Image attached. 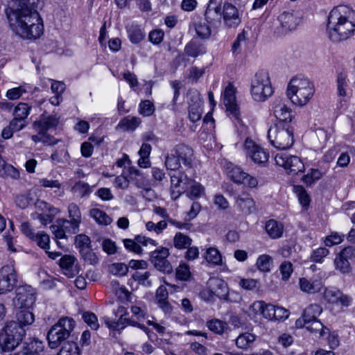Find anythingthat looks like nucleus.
Segmentation results:
<instances>
[{
    "label": "nucleus",
    "mask_w": 355,
    "mask_h": 355,
    "mask_svg": "<svg viewBox=\"0 0 355 355\" xmlns=\"http://www.w3.org/2000/svg\"><path fill=\"white\" fill-rule=\"evenodd\" d=\"M327 32L334 42L349 38L355 32V10L344 4L334 7L328 16Z\"/></svg>",
    "instance_id": "obj_1"
},
{
    "label": "nucleus",
    "mask_w": 355,
    "mask_h": 355,
    "mask_svg": "<svg viewBox=\"0 0 355 355\" xmlns=\"http://www.w3.org/2000/svg\"><path fill=\"white\" fill-rule=\"evenodd\" d=\"M313 93V85L308 78L295 77L288 85L286 94L293 104L303 106L312 98Z\"/></svg>",
    "instance_id": "obj_2"
},
{
    "label": "nucleus",
    "mask_w": 355,
    "mask_h": 355,
    "mask_svg": "<svg viewBox=\"0 0 355 355\" xmlns=\"http://www.w3.org/2000/svg\"><path fill=\"white\" fill-rule=\"evenodd\" d=\"M76 327L75 320L69 317H62L53 325L47 334L49 346L57 348L64 340L69 338Z\"/></svg>",
    "instance_id": "obj_3"
},
{
    "label": "nucleus",
    "mask_w": 355,
    "mask_h": 355,
    "mask_svg": "<svg viewBox=\"0 0 355 355\" xmlns=\"http://www.w3.org/2000/svg\"><path fill=\"white\" fill-rule=\"evenodd\" d=\"M268 137L274 147L286 150L294 143L293 129L288 123L278 122L268 130Z\"/></svg>",
    "instance_id": "obj_4"
},
{
    "label": "nucleus",
    "mask_w": 355,
    "mask_h": 355,
    "mask_svg": "<svg viewBox=\"0 0 355 355\" xmlns=\"http://www.w3.org/2000/svg\"><path fill=\"white\" fill-rule=\"evenodd\" d=\"M193 158V152L191 148L184 144H178L166 155L165 165L171 171L178 170L181 167V163L191 168Z\"/></svg>",
    "instance_id": "obj_5"
},
{
    "label": "nucleus",
    "mask_w": 355,
    "mask_h": 355,
    "mask_svg": "<svg viewBox=\"0 0 355 355\" xmlns=\"http://www.w3.org/2000/svg\"><path fill=\"white\" fill-rule=\"evenodd\" d=\"M273 92L268 71L261 70L257 72L251 82L250 93L252 98L257 102H264Z\"/></svg>",
    "instance_id": "obj_6"
},
{
    "label": "nucleus",
    "mask_w": 355,
    "mask_h": 355,
    "mask_svg": "<svg viewBox=\"0 0 355 355\" xmlns=\"http://www.w3.org/2000/svg\"><path fill=\"white\" fill-rule=\"evenodd\" d=\"M18 329H22L21 322L10 324L0 334V347L2 352L13 350L22 341V334L18 331Z\"/></svg>",
    "instance_id": "obj_7"
},
{
    "label": "nucleus",
    "mask_w": 355,
    "mask_h": 355,
    "mask_svg": "<svg viewBox=\"0 0 355 355\" xmlns=\"http://www.w3.org/2000/svg\"><path fill=\"white\" fill-rule=\"evenodd\" d=\"M171 196L172 199L177 200L182 194L189 190V184L193 179L179 170L171 171Z\"/></svg>",
    "instance_id": "obj_8"
},
{
    "label": "nucleus",
    "mask_w": 355,
    "mask_h": 355,
    "mask_svg": "<svg viewBox=\"0 0 355 355\" xmlns=\"http://www.w3.org/2000/svg\"><path fill=\"white\" fill-rule=\"evenodd\" d=\"M302 18L300 10L284 11L278 17L280 26L277 28L279 34H286L295 29L300 25Z\"/></svg>",
    "instance_id": "obj_9"
},
{
    "label": "nucleus",
    "mask_w": 355,
    "mask_h": 355,
    "mask_svg": "<svg viewBox=\"0 0 355 355\" xmlns=\"http://www.w3.org/2000/svg\"><path fill=\"white\" fill-rule=\"evenodd\" d=\"M277 165L282 166L287 173L297 174L304 171V166L300 158L284 152L276 154L275 157Z\"/></svg>",
    "instance_id": "obj_10"
},
{
    "label": "nucleus",
    "mask_w": 355,
    "mask_h": 355,
    "mask_svg": "<svg viewBox=\"0 0 355 355\" xmlns=\"http://www.w3.org/2000/svg\"><path fill=\"white\" fill-rule=\"evenodd\" d=\"M168 255V249L162 247L150 253V261L156 269L169 274L173 271V267L167 259Z\"/></svg>",
    "instance_id": "obj_11"
},
{
    "label": "nucleus",
    "mask_w": 355,
    "mask_h": 355,
    "mask_svg": "<svg viewBox=\"0 0 355 355\" xmlns=\"http://www.w3.org/2000/svg\"><path fill=\"white\" fill-rule=\"evenodd\" d=\"M6 14L12 31L22 37V6H9L6 10Z\"/></svg>",
    "instance_id": "obj_12"
},
{
    "label": "nucleus",
    "mask_w": 355,
    "mask_h": 355,
    "mask_svg": "<svg viewBox=\"0 0 355 355\" xmlns=\"http://www.w3.org/2000/svg\"><path fill=\"white\" fill-rule=\"evenodd\" d=\"M244 147L246 155L250 157L254 163L261 165L268 161V152L257 145L252 139H247Z\"/></svg>",
    "instance_id": "obj_13"
},
{
    "label": "nucleus",
    "mask_w": 355,
    "mask_h": 355,
    "mask_svg": "<svg viewBox=\"0 0 355 355\" xmlns=\"http://www.w3.org/2000/svg\"><path fill=\"white\" fill-rule=\"evenodd\" d=\"M16 282L14 268L11 266H3L0 270V294L12 291Z\"/></svg>",
    "instance_id": "obj_14"
},
{
    "label": "nucleus",
    "mask_w": 355,
    "mask_h": 355,
    "mask_svg": "<svg viewBox=\"0 0 355 355\" xmlns=\"http://www.w3.org/2000/svg\"><path fill=\"white\" fill-rule=\"evenodd\" d=\"M223 22L227 28H236L241 22V17L237 8L232 3L225 2L223 6Z\"/></svg>",
    "instance_id": "obj_15"
},
{
    "label": "nucleus",
    "mask_w": 355,
    "mask_h": 355,
    "mask_svg": "<svg viewBox=\"0 0 355 355\" xmlns=\"http://www.w3.org/2000/svg\"><path fill=\"white\" fill-rule=\"evenodd\" d=\"M210 295H215L220 300L228 301L229 288L227 284L218 277H211L207 282Z\"/></svg>",
    "instance_id": "obj_16"
},
{
    "label": "nucleus",
    "mask_w": 355,
    "mask_h": 355,
    "mask_svg": "<svg viewBox=\"0 0 355 355\" xmlns=\"http://www.w3.org/2000/svg\"><path fill=\"white\" fill-rule=\"evenodd\" d=\"M189 118L193 123L201 119L202 101L200 94L196 92H189Z\"/></svg>",
    "instance_id": "obj_17"
},
{
    "label": "nucleus",
    "mask_w": 355,
    "mask_h": 355,
    "mask_svg": "<svg viewBox=\"0 0 355 355\" xmlns=\"http://www.w3.org/2000/svg\"><path fill=\"white\" fill-rule=\"evenodd\" d=\"M230 178L236 184H243L250 188H254L258 184L256 178L245 173L239 167H234L229 172Z\"/></svg>",
    "instance_id": "obj_18"
},
{
    "label": "nucleus",
    "mask_w": 355,
    "mask_h": 355,
    "mask_svg": "<svg viewBox=\"0 0 355 355\" xmlns=\"http://www.w3.org/2000/svg\"><path fill=\"white\" fill-rule=\"evenodd\" d=\"M322 311V307L318 304H311L304 309L301 318L295 321L297 328H302L310 322L318 319Z\"/></svg>",
    "instance_id": "obj_19"
},
{
    "label": "nucleus",
    "mask_w": 355,
    "mask_h": 355,
    "mask_svg": "<svg viewBox=\"0 0 355 355\" xmlns=\"http://www.w3.org/2000/svg\"><path fill=\"white\" fill-rule=\"evenodd\" d=\"M237 209L244 215H250L256 209L255 202L248 193L243 192L235 196Z\"/></svg>",
    "instance_id": "obj_20"
},
{
    "label": "nucleus",
    "mask_w": 355,
    "mask_h": 355,
    "mask_svg": "<svg viewBox=\"0 0 355 355\" xmlns=\"http://www.w3.org/2000/svg\"><path fill=\"white\" fill-rule=\"evenodd\" d=\"M273 109L274 114L279 122L287 123L294 118L293 111L286 105L285 100L276 99L273 103Z\"/></svg>",
    "instance_id": "obj_21"
},
{
    "label": "nucleus",
    "mask_w": 355,
    "mask_h": 355,
    "mask_svg": "<svg viewBox=\"0 0 355 355\" xmlns=\"http://www.w3.org/2000/svg\"><path fill=\"white\" fill-rule=\"evenodd\" d=\"M223 102L227 110L230 112L233 117L240 121V112L236 103L235 91L230 85L225 88Z\"/></svg>",
    "instance_id": "obj_22"
},
{
    "label": "nucleus",
    "mask_w": 355,
    "mask_h": 355,
    "mask_svg": "<svg viewBox=\"0 0 355 355\" xmlns=\"http://www.w3.org/2000/svg\"><path fill=\"white\" fill-rule=\"evenodd\" d=\"M223 16V6L221 1H209L205 11V19L211 25L220 24Z\"/></svg>",
    "instance_id": "obj_23"
},
{
    "label": "nucleus",
    "mask_w": 355,
    "mask_h": 355,
    "mask_svg": "<svg viewBox=\"0 0 355 355\" xmlns=\"http://www.w3.org/2000/svg\"><path fill=\"white\" fill-rule=\"evenodd\" d=\"M76 259L71 255H64L59 261V265L63 273L68 277L71 278L79 272L78 264H76Z\"/></svg>",
    "instance_id": "obj_24"
},
{
    "label": "nucleus",
    "mask_w": 355,
    "mask_h": 355,
    "mask_svg": "<svg viewBox=\"0 0 355 355\" xmlns=\"http://www.w3.org/2000/svg\"><path fill=\"white\" fill-rule=\"evenodd\" d=\"M24 234L30 240L37 243L43 249L49 248V236L44 232L35 233L26 223H24Z\"/></svg>",
    "instance_id": "obj_25"
},
{
    "label": "nucleus",
    "mask_w": 355,
    "mask_h": 355,
    "mask_svg": "<svg viewBox=\"0 0 355 355\" xmlns=\"http://www.w3.org/2000/svg\"><path fill=\"white\" fill-rule=\"evenodd\" d=\"M300 290L307 293H315L320 291L323 285L320 279H307L302 277L299 279Z\"/></svg>",
    "instance_id": "obj_26"
},
{
    "label": "nucleus",
    "mask_w": 355,
    "mask_h": 355,
    "mask_svg": "<svg viewBox=\"0 0 355 355\" xmlns=\"http://www.w3.org/2000/svg\"><path fill=\"white\" fill-rule=\"evenodd\" d=\"M265 230L270 238L272 239H279L283 234L284 225L275 220L270 219L266 222Z\"/></svg>",
    "instance_id": "obj_27"
},
{
    "label": "nucleus",
    "mask_w": 355,
    "mask_h": 355,
    "mask_svg": "<svg viewBox=\"0 0 355 355\" xmlns=\"http://www.w3.org/2000/svg\"><path fill=\"white\" fill-rule=\"evenodd\" d=\"M58 119L53 116H45L42 115V118L40 121H35L33 123L34 128L41 132H46L49 129L55 128L58 124Z\"/></svg>",
    "instance_id": "obj_28"
},
{
    "label": "nucleus",
    "mask_w": 355,
    "mask_h": 355,
    "mask_svg": "<svg viewBox=\"0 0 355 355\" xmlns=\"http://www.w3.org/2000/svg\"><path fill=\"white\" fill-rule=\"evenodd\" d=\"M24 346V355H40L43 352V343L37 338H29Z\"/></svg>",
    "instance_id": "obj_29"
},
{
    "label": "nucleus",
    "mask_w": 355,
    "mask_h": 355,
    "mask_svg": "<svg viewBox=\"0 0 355 355\" xmlns=\"http://www.w3.org/2000/svg\"><path fill=\"white\" fill-rule=\"evenodd\" d=\"M126 29L128 37L133 44H138L145 38L144 31L138 25L133 24L128 25Z\"/></svg>",
    "instance_id": "obj_30"
},
{
    "label": "nucleus",
    "mask_w": 355,
    "mask_h": 355,
    "mask_svg": "<svg viewBox=\"0 0 355 355\" xmlns=\"http://www.w3.org/2000/svg\"><path fill=\"white\" fill-rule=\"evenodd\" d=\"M253 306L255 309L260 311L262 315L270 320H274L275 317V306L271 304H266L264 302L259 301L254 302Z\"/></svg>",
    "instance_id": "obj_31"
},
{
    "label": "nucleus",
    "mask_w": 355,
    "mask_h": 355,
    "mask_svg": "<svg viewBox=\"0 0 355 355\" xmlns=\"http://www.w3.org/2000/svg\"><path fill=\"white\" fill-rule=\"evenodd\" d=\"M44 31V26L42 20L35 23V24H32L31 27L24 28V38H26L28 40H36L39 38L42 34Z\"/></svg>",
    "instance_id": "obj_32"
},
{
    "label": "nucleus",
    "mask_w": 355,
    "mask_h": 355,
    "mask_svg": "<svg viewBox=\"0 0 355 355\" xmlns=\"http://www.w3.org/2000/svg\"><path fill=\"white\" fill-rule=\"evenodd\" d=\"M89 216L95 220V221L102 225H110L112 219L103 211L98 208H93L89 211Z\"/></svg>",
    "instance_id": "obj_33"
},
{
    "label": "nucleus",
    "mask_w": 355,
    "mask_h": 355,
    "mask_svg": "<svg viewBox=\"0 0 355 355\" xmlns=\"http://www.w3.org/2000/svg\"><path fill=\"white\" fill-rule=\"evenodd\" d=\"M24 309H32L36 300L35 289L28 285H24Z\"/></svg>",
    "instance_id": "obj_34"
},
{
    "label": "nucleus",
    "mask_w": 355,
    "mask_h": 355,
    "mask_svg": "<svg viewBox=\"0 0 355 355\" xmlns=\"http://www.w3.org/2000/svg\"><path fill=\"white\" fill-rule=\"evenodd\" d=\"M347 74L345 72L338 73L336 78V88L337 93L340 97H345L347 95Z\"/></svg>",
    "instance_id": "obj_35"
},
{
    "label": "nucleus",
    "mask_w": 355,
    "mask_h": 355,
    "mask_svg": "<svg viewBox=\"0 0 355 355\" xmlns=\"http://www.w3.org/2000/svg\"><path fill=\"white\" fill-rule=\"evenodd\" d=\"M59 224L64 228L66 233L72 235L76 234L79 231L80 223L76 222L73 220H67L64 218L58 219Z\"/></svg>",
    "instance_id": "obj_36"
},
{
    "label": "nucleus",
    "mask_w": 355,
    "mask_h": 355,
    "mask_svg": "<svg viewBox=\"0 0 355 355\" xmlns=\"http://www.w3.org/2000/svg\"><path fill=\"white\" fill-rule=\"evenodd\" d=\"M205 191L204 187L199 182L192 180L189 184V190L187 191V195L191 199L199 198Z\"/></svg>",
    "instance_id": "obj_37"
},
{
    "label": "nucleus",
    "mask_w": 355,
    "mask_h": 355,
    "mask_svg": "<svg viewBox=\"0 0 355 355\" xmlns=\"http://www.w3.org/2000/svg\"><path fill=\"white\" fill-rule=\"evenodd\" d=\"M41 20H42V19L36 10H26L24 8V28L31 27L32 24H35V23Z\"/></svg>",
    "instance_id": "obj_38"
},
{
    "label": "nucleus",
    "mask_w": 355,
    "mask_h": 355,
    "mask_svg": "<svg viewBox=\"0 0 355 355\" xmlns=\"http://www.w3.org/2000/svg\"><path fill=\"white\" fill-rule=\"evenodd\" d=\"M192 240L187 235L178 232L173 238L174 246L178 249H185L191 245Z\"/></svg>",
    "instance_id": "obj_39"
},
{
    "label": "nucleus",
    "mask_w": 355,
    "mask_h": 355,
    "mask_svg": "<svg viewBox=\"0 0 355 355\" xmlns=\"http://www.w3.org/2000/svg\"><path fill=\"white\" fill-rule=\"evenodd\" d=\"M205 257L207 261L214 265H220L222 263V256L216 248H208Z\"/></svg>",
    "instance_id": "obj_40"
},
{
    "label": "nucleus",
    "mask_w": 355,
    "mask_h": 355,
    "mask_svg": "<svg viewBox=\"0 0 355 355\" xmlns=\"http://www.w3.org/2000/svg\"><path fill=\"white\" fill-rule=\"evenodd\" d=\"M255 340V336L250 333H245L238 336L236 345L239 348L246 349Z\"/></svg>",
    "instance_id": "obj_41"
},
{
    "label": "nucleus",
    "mask_w": 355,
    "mask_h": 355,
    "mask_svg": "<svg viewBox=\"0 0 355 355\" xmlns=\"http://www.w3.org/2000/svg\"><path fill=\"white\" fill-rule=\"evenodd\" d=\"M207 326L209 330L217 334H222L227 327L226 322L218 319L211 320L207 322Z\"/></svg>",
    "instance_id": "obj_42"
},
{
    "label": "nucleus",
    "mask_w": 355,
    "mask_h": 355,
    "mask_svg": "<svg viewBox=\"0 0 355 355\" xmlns=\"http://www.w3.org/2000/svg\"><path fill=\"white\" fill-rule=\"evenodd\" d=\"M336 269L343 274L349 273L351 271L350 263L348 260L343 259L340 254H337L334 259Z\"/></svg>",
    "instance_id": "obj_43"
},
{
    "label": "nucleus",
    "mask_w": 355,
    "mask_h": 355,
    "mask_svg": "<svg viewBox=\"0 0 355 355\" xmlns=\"http://www.w3.org/2000/svg\"><path fill=\"white\" fill-rule=\"evenodd\" d=\"M58 355H80V349L76 343L67 342L62 347Z\"/></svg>",
    "instance_id": "obj_44"
},
{
    "label": "nucleus",
    "mask_w": 355,
    "mask_h": 355,
    "mask_svg": "<svg viewBox=\"0 0 355 355\" xmlns=\"http://www.w3.org/2000/svg\"><path fill=\"white\" fill-rule=\"evenodd\" d=\"M72 191L78 196L83 198L89 195L92 192V189L87 183L78 181L72 187Z\"/></svg>",
    "instance_id": "obj_45"
},
{
    "label": "nucleus",
    "mask_w": 355,
    "mask_h": 355,
    "mask_svg": "<svg viewBox=\"0 0 355 355\" xmlns=\"http://www.w3.org/2000/svg\"><path fill=\"white\" fill-rule=\"evenodd\" d=\"M21 103H19L14 109L13 115L14 119L10 121V126L14 132H19L22 129V116L18 113L20 110V105Z\"/></svg>",
    "instance_id": "obj_46"
},
{
    "label": "nucleus",
    "mask_w": 355,
    "mask_h": 355,
    "mask_svg": "<svg viewBox=\"0 0 355 355\" xmlns=\"http://www.w3.org/2000/svg\"><path fill=\"white\" fill-rule=\"evenodd\" d=\"M271 264L272 258L268 254H262L259 256L256 263L258 269L262 272L270 271Z\"/></svg>",
    "instance_id": "obj_47"
},
{
    "label": "nucleus",
    "mask_w": 355,
    "mask_h": 355,
    "mask_svg": "<svg viewBox=\"0 0 355 355\" xmlns=\"http://www.w3.org/2000/svg\"><path fill=\"white\" fill-rule=\"evenodd\" d=\"M324 299L331 304H338L340 291L335 288H326L324 292Z\"/></svg>",
    "instance_id": "obj_48"
},
{
    "label": "nucleus",
    "mask_w": 355,
    "mask_h": 355,
    "mask_svg": "<svg viewBox=\"0 0 355 355\" xmlns=\"http://www.w3.org/2000/svg\"><path fill=\"white\" fill-rule=\"evenodd\" d=\"M140 123V119L137 117H125L123 118L118 126L125 128L126 130H134Z\"/></svg>",
    "instance_id": "obj_49"
},
{
    "label": "nucleus",
    "mask_w": 355,
    "mask_h": 355,
    "mask_svg": "<svg viewBox=\"0 0 355 355\" xmlns=\"http://www.w3.org/2000/svg\"><path fill=\"white\" fill-rule=\"evenodd\" d=\"M184 53L189 56L196 58L199 55L203 54L205 51L201 49L200 45L196 42H191L186 45Z\"/></svg>",
    "instance_id": "obj_50"
},
{
    "label": "nucleus",
    "mask_w": 355,
    "mask_h": 355,
    "mask_svg": "<svg viewBox=\"0 0 355 355\" xmlns=\"http://www.w3.org/2000/svg\"><path fill=\"white\" fill-rule=\"evenodd\" d=\"M295 192L297 195L298 200L303 207H307L310 203V197L306 191L302 186H297L294 188Z\"/></svg>",
    "instance_id": "obj_51"
},
{
    "label": "nucleus",
    "mask_w": 355,
    "mask_h": 355,
    "mask_svg": "<svg viewBox=\"0 0 355 355\" xmlns=\"http://www.w3.org/2000/svg\"><path fill=\"white\" fill-rule=\"evenodd\" d=\"M125 248L130 252H132L135 254H140L142 252V248L139 245V243L134 239H125L123 240Z\"/></svg>",
    "instance_id": "obj_52"
},
{
    "label": "nucleus",
    "mask_w": 355,
    "mask_h": 355,
    "mask_svg": "<svg viewBox=\"0 0 355 355\" xmlns=\"http://www.w3.org/2000/svg\"><path fill=\"white\" fill-rule=\"evenodd\" d=\"M322 177V173L318 170L311 168L310 172L304 175L303 180L307 185H311L314 184L316 180H320Z\"/></svg>",
    "instance_id": "obj_53"
},
{
    "label": "nucleus",
    "mask_w": 355,
    "mask_h": 355,
    "mask_svg": "<svg viewBox=\"0 0 355 355\" xmlns=\"http://www.w3.org/2000/svg\"><path fill=\"white\" fill-rule=\"evenodd\" d=\"M82 257L89 264L94 265L98 263V259L93 252L92 247L87 249H82L80 251Z\"/></svg>",
    "instance_id": "obj_54"
},
{
    "label": "nucleus",
    "mask_w": 355,
    "mask_h": 355,
    "mask_svg": "<svg viewBox=\"0 0 355 355\" xmlns=\"http://www.w3.org/2000/svg\"><path fill=\"white\" fill-rule=\"evenodd\" d=\"M155 112V106L148 100L142 101L139 105V112L144 116H151Z\"/></svg>",
    "instance_id": "obj_55"
},
{
    "label": "nucleus",
    "mask_w": 355,
    "mask_h": 355,
    "mask_svg": "<svg viewBox=\"0 0 355 355\" xmlns=\"http://www.w3.org/2000/svg\"><path fill=\"white\" fill-rule=\"evenodd\" d=\"M329 253V251L326 248H319L313 251L311 255V261L313 262H321L322 260L326 257Z\"/></svg>",
    "instance_id": "obj_56"
},
{
    "label": "nucleus",
    "mask_w": 355,
    "mask_h": 355,
    "mask_svg": "<svg viewBox=\"0 0 355 355\" xmlns=\"http://www.w3.org/2000/svg\"><path fill=\"white\" fill-rule=\"evenodd\" d=\"M83 319L92 329H97L99 327L98 319L96 315L92 312H85L83 314Z\"/></svg>",
    "instance_id": "obj_57"
},
{
    "label": "nucleus",
    "mask_w": 355,
    "mask_h": 355,
    "mask_svg": "<svg viewBox=\"0 0 355 355\" xmlns=\"http://www.w3.org/2000/svg\"><path fill=\"white\" fill-rule=\"evenodd\" d=\"M68 212L71 220H73L80 223H81V212L76 204L73 202L70 203L68 206Z\"/></svg>",
    "instance_id": "obj_58"
},
{
    "label": "nucleus",
    "mask_w": 355,
    "mask_h": 355,
    "mask_svg": "<svg viewBox=\"0 0 355 355\" xmlns=\"http://www.w3.org/2000/svg\"><path fill=\"white\" fill-rule=\"evenodd\" d=\"M150 275V273L148 271L144 272H135L132 275V278L143 286H150L151 285L150 281L148 280Z\"/></svg>",
    "instance_id": "obj_59"
},
{
    "label": "nucleus",
    "mask_w": 355,
    "mask_h": 355,
    "mask_svg": "<svg viewBox=\"0 0 355 355\" xmlns=\"http://www.w3.org/2000/svg\"><path fill=\"white\" fill-rule=\"evenodd\" d=\"M304 327H306V329L312 333L318 332L320 336H322L324 335V326L318 319L310 322L309 324H306Z\"/></svg>",
    "instance_id": "obj_60"
},
{
    "label": "nucleus",
    "mask_w": 355,
    "mask_h": 355,
    "mask_svg": "<svg viewBox=\"0 0 355 355\" xmlns=\"http://www.w3.org/2000/svg\"><path fill=\"white\" fill-rule=\"evenodd\" d=\"M279 270L282 274V279L284 281H287L293 272L292 263L290 261H284L280 265Z\"/></svg>",
    "instance_id": "obj_61"
},
{
    "label": "nucleus",
    "mask_w": 355,
    "mask_h": 355,
    "mask_svg": "<svg viewBox=\"0 0 355 355\" xmlns=\"http://www.w3.org/2000/svg\"><path fill=\"white\" fill-rule=\"evenodd\" d=\"M344 235L339 234L337 232H332L325 238V245L331 247L334 245L340 244L343 241Z\"/></svg>",
    "instance_id": "obj_62"
},
{
    "label": "nucleus",
    "mask_w": 355,
    "mask_h": 355,
    "mask_svg": "<svg viewBox=\"0 0 355 355\" xmlns=\"http://www.w3.org/2000/svg\"><path fill=\"white\" fill-rule=\"evenodd\" d=\"M51 230L52 233L54 234L55 238L58 239H67V234L66 233L65 230L62 227H61V225L59 224L58 220L55 222V224L52 225L51 227Z\"/></svg>",
    "instance_id": "obj_63"
},
{
    "label": "nucleus",
    "mask_w": 355,
    "mask_h": 355,
    "mask_svg": "<svg viewBox=\"0 0 355 355\" xmlns=\"http://www.w3.org/2000/svg\"><path fill=\"white\" fill-rule=\"evenodd\" d=\"M76 243L79 248V252L82 249H87L92 247L91 241L89 236L85 234H78L76 236Z\"/></svg>",
    "instance_id": "obj_64"
}]
</instances>
